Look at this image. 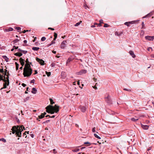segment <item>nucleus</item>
I'll use <instances>...</instances> for the list:
<instances>
[{"instance_id":"f257e3e1","label":"nucleus","mask_w":154,"mask_h":154,"mask_svg":"<svg viewBox=\"0 0 154 154\" xmlns=\"http://www.w3.org/2000/svg\"><path fill=\"white\" fill-rule=\"evenodd\" d=\"M26 64L25 65V67L23 68V74L24 77H29L31 75L32 70L31 68L30 64L32 63L29 61L28 59L27 58L25 61Z\"/></svg>"},{"instance_id":"f03ea898","label":"nucleus","mask_w":154,"mask_h":154,"mask_svg":"<svg viewBox=\"0 0 154 154\" xmlns=\"http://www.w3.org/2000/svg\"><path fill=\"white\" fill-rule=\"evenodd\" d=\"M59 106L55 104L54 106L49 105L47 106L45 108L47 112L53 114L55 112L56 113H57L59 111Z\"/></svg>"},{"instance_id":"7ed1b4c3","label":"nucleus","mask_w":154,"mask_h":154,"mask_svg":"<svg viewBox=\"0 0 154 154\" xmlns=\"http://www.w3.org/2000/svg\"><path fill=\"white\" fill-rule=\"evenodd\" d=\"M18 127H18L17 126H13L11 129V130L12 131V133L13 134L15 133V134L17 135V136L21 137V132L23 130H20V128Z\"/></svg>"},{"instance_id":"20e7f679","label":"nucleus","mask_w":154,"mask_h":154,"mask_svg":"<svg viewBox=\"0 0 154 154\" xmlns=\"http://www.w3.org/2000/svg\"><path fill=\"white\" fill-rule=\"evenodd\" d=\"M5 75H7V77L6 78V80H4L5 83L3 84V88H6L7 86L9 84V76L8 75H7V70L6 69H5Z\"/></svg>"},{"instance_id":"39448f33","label":"nucleus","mask_w":154,"mask_h":154,"mask_svg":"<svg viewBox=\"0 0 154 154\" xmlns=\"http://www.w3.org/2000/svg\"><path fill=\"white\" fill-rule=\"evenodd\" d=\"M106 101L109 104H112V100L110 99L109 95H108L107 97H105Z\"/></svg>"},{"instance_id":"423d86ee","label":"nucleus","mask_w":154,"mask_h":154,"mask_svg":"<svg viewBox=\"0 0 154 154\" xmlns=\"http://www.w3.org/2000/svg\"><path fill=\"white\" fill-rule=\"evenodd\" d=\"M36 60L41 65H44L45 62L42 60L40 59L39 58H38V57H36Z\"/></svg>"},{"instance_id":"0eeeda50","label":"nucleus","mask_w":154,"mask_h":154,"mask_svg":"<svg viewBox=\"0 0 154 154\" xmlns=\"http://www.w3.org/2000/svg\"><path fill=\"white\" fill-rule=\"evenodd\" d=\"M67 43L66 41H63L61 44L60 48L62 49H64L66 46V43Z\"/></svg>"},{"instance_id":"6e6552de","label":"nucleus","mask_w":154,"mask_h":154,"mask_svg":"<svg viewBox=\"0 0 154 154\" xmlns=\"http://www.w3.org/2000/svg\"><path fill=\"white\" fill-rule=\"evenodd\" d=\"M145 38L149 41H153L154 39V36H146L145 37Z\"/></svg>"},{"instance_id":"1a4fd4ad","label":"nucleus","mask_w":154,"mask_h":154,"mask_svg":"<svg viewBox=\"0 0 154 154\" xmlns=\"http://www.w3.org/2000/svg\"><path fill=\"white\" fill-rule=\"evenodd\" d=\"M19 60L22 66H23L25 64V60L23 59L22 58H20L19 59Z\"/></svg>"},{"instance_id":"9d476101","label":"nucleus","mask_w":154,"mask_h":154,"mask_svg":"<svg viewBox=\"0 0 154 154\" xmlns=\"http://www.w3.org/2000/svg\"><path fill=\"white\" fill-rule=\"evenodd\" d=\"M80 109L81 111L83 112H84L87 109V108L85 106H81L80 107Z\"/></svg>"},{"instance_id":"9b49d317","label":"nucleus","mask_w":154,"mask_h":154,"mask_svg":"<svg viewBox=\"0 0 154 154\" xmlns=\"http://www.w3.org/2000/svg\"><path fill=\"white\" fill-rule=\"evenodd\" d=\"M130 54L132 56V57L134 58L136 57V56L134 54V52L132 51H130L129 52Z\"/></svg>"},{"instance_id":"f8f14e48","label":"nucleus","mask_w":154,"mask_h":154,"mask_svg":"<svg viewBox=\"0 0 154 154\" xmlns=\"http://www.w3.org/2000/svg\"><path fill=\"white\" fill-rule=\"evenodd\" d=\"M44 117H45L44 115H43V114H42V113L39 116H38V118H37V120L38 121H40V120H39L38 119H42L43 118H44Z\"/></svg>"},{"instance_id":"ddd939ff","label":"nucleus","mask_w":154,"mask_h":154,"mask_svg":"<svg viewBox=\"0 0 154 154\" xmlns=\"http://www.w3.org/2000/svg\"><path fill=\"white\" fill-rule=\"evenodd\" d=\"M141 127L142 128L145 130H147L149 127V126L147 125H144L141 124Z\"/></svg>"},{"instance_id":"4468645a","label":"nucleus","mask_w":154,"mask_h":154,"mask_svg":"<svg viewBox=\"0 0 154 154\" xmlns=\"http://www.w3.org/2000/svg\"><path fill=\"white\" fill-rule=\"evenodd\" d=\"M22 53L20 52H17L14 54V55L20 57L22 55Z\"/></svg>"},{"instance_id":"2eb2a0df","label":"nucleus","mask_w":154,"mask_h":154,"mask_svg":"<svg viewBox=\"0 0 154 154\" xmlns=\"http://www.w3.org/2000/svg\"><path fill=\"white\" fill-rule=\"evenodd\" d=\"M152 13L150 12V13H149V14H147L145 16L143 17V18H145L148 17H151V16H152Z\"/></svg>"},{"instance_id":"dca6fc26","label":"nucleus","mask_w":154,"mask_h":154,"mask_svg":"<svg viewBox=\"0 0 154 154\" xmlns=\"http://www.w3.org/2000/svg\"><path fill=\"white\" fill-rule=\"evenodd\" d=\"M37 90L35 88H32V91H31L32 93L33 94H35L37 93Z\"/></svg>"},{"instance_id":"f3484780","label":"nucleus","mask_w":154,"mask_h":154,"mask_svg":"<svg viewBox=\"0 0 154 154\" xmlns=\"http://www.w3.org/2000/svg\"><path fill=\"white\" fill-rule=\"evenodd\" d=\"M2 57L3 59H4L6 62H8L9 61V58L5 55L3 56Z\"/></svg>"},{"instance_id":"a211bd4d","label":"nucleus","mask_w":154,"mask_h":154,"mask_svg":"<svg viewBox=\"0 0 154 154\" xmlns=\"http://www.w3.org/2000/svg\"><path fill=\"white\" fill-rule=\"evenodd\" d=\"M138 118L136 117H135L132 118L131 119V120L134 122H136L138 120Z\"/></svg>"},{"instance_id":"6ab92c4d","label":"nucleus","mask_w":154,"mask_h":154,"mask_svg":"<svg viewBox=\"0 0 154 154\" xmlns=\"http://www.w3.org/2000/svg\"><path fill=\"white\" fill-rule=\"evenodd\" d=\"M18 127H19V128H20V130H23L22 131H23V130H25V127L23 125L22 126H17Z\"/></svg>"},{"instance_id":"aec40b11","label":"nucleus","mask_w":154,"mask_h":154,"mask_svg":"<svg viewBox=\"0 0 154 154\" xmlns=\"http://www.w3.org/2000/svg\"><path fill=\"white\" fill-rule=\"evenodd\" d=\"M19 40L18 39H16L14 40L13 42L14 45H16V43L19 41Z\"/></svg>"},{"instance_id":"412c9836","label":"nucleus","mask_w":154,"mask_h":154,"mask_svg":"<svg viewBox=\"0 0 154 154\" xmlns=\"http://www.w3.org/2000/svg\"><path fill=\"white\" fill-rule=\"evenodd\" d=\"M40 49L39 47H33L32 48V49L34 51H38Z\"/></svg>"},{"instance_id":"4be33fe9","label":"nucleus","mask_w":154,"mask_h":154,"mask_svg":"<svg viewBox=\"0 0 154 154\" xmlns=\"http://www.w3.org/2000/svg\"><path fill=\"white\" fill-rule=\"evenodd\" d=\"M79 150H80L78 148H75L72 150V151L73 152H78V151H79Z\"/></svg>"},{"instance_id":"5701e85b","label":"nucleus","mask_w":154,"mask_h":154,"mask_svg":"<svg viewBox=\"0 0 154 154\" xmlns=\"http://www.w3.org/2000/svg\"><path fill=\"white\" fill-rule=\"evenodd\" d=\"M13 30V29L11 27H10L9 28L6 29V31L7 32H9Z\"/></svg>"},{"instance_id":"b1692460","label":"nucleus","mask_w":154,"mask_h":154,"mask_svg":"<svg viewBox=\"0 0 154 154\" xmlns=\"http://www.w3.org/2000/svg\"><path fill=\"white\" fill-rule=\"evenodd\" d=\"M15 64L16 65V70H18L19 69V64L17 63V62L15 63Z\"/></svg>"},{"instance_id":"393cba45","label":"nucleus","mask_w":154,"mask_h":154,"mask_svg":"<svg viewBox=\"0 0 154 154\" xmlns=\"http://www.w3.org/2000/svg\"><path fill=\"white\" fill-rule=\"evenodd\" d=\"M137 21H130L128 22V23L129 24V25L130 24H134Z\"/></svg>"},{"instance_id":"a878e982","label":"nucleus","mask_w":154,"mask_h":154,"mask_svg":"<svg viewBox=\"0 0 154 154\" xmlns=\"http://www.w3.org/2000/svg\"><path fill=\"white\" fill-rule=\"evenodd\" d=\"M81 71V72H82V74L85 73L87 72V70L85 69H82Z\"/></svg>"},{"instance_id":"bb28decb","label":"nucleus","mask_w":154,"mask_h":154,"mask_svg":"<svg viewBox=\"0 0 154 154\" xmlns=\"http://www.w3.org/2000/svg\"><path fill=\"white\" fill-rule=\"evenodd\" d=\"M57 34L56 32H54V40H55L56 39L57 37Z\"/></svg>"},{"instance_id":"cd10ccee","label":"nucleus","mask_w":154,"mask_h":154,"mask_svg":"<svg viewBox=\"0 0 154 154\" xmlns=\"http://www.w3.org/2000/svg\"><path fill=\"white\" fill-rule=\"evenodd\" d=\"M49 100L51 104H53L54 103V102L53 101V100L51 98H50Z\"/></svg>"},{"instance_id":"c85d7f7f","label":"nucleus","mask_w":154,"mask_h":154,"mask_svg":"<svg viewBox=\"0 0 154 154\" xmlns=\"http://www.w3.org/2000/svg\"><path fill=\"white\" fill-rule=\"evenodd\" d=\"M94 136L97 138L98 139H100L101 137L98 136L97 134H94Z\"/></svg>"},{"instance_id":"c756f323","label":"nucleus","mask_w":154,"mask_h":154,"mask_svg":"<svg viewBox=\"0 0 154 154\" xmlns=\"http://www.w3.org/2000/svg\"><path fill=\"white\" fill-rule=\"evenodd\" d=\"M0 141H3L4 143H5L6 142V140L3 138H0Z\"/></svg>"},{"instance_id":"7c9ffc66","label":"nucleus","mask_w":154,"mask_h":154,"mask_svg":"<svg viewBox=\"0 0 154 154\" xmlns=\"http://www.w3.org/2000/svg\"><path fill=\"white\" fill-rule=\"evenodd\" d=\"M73 60V59L71 58H69L67 60V63H69L70 61H72Z\"/></svg>"},{"instance_id":"2f4dec72","label":"nucleus","mask_w":154,"mask_h":154,"mask_svg":"<svg viewBox=\"0 0 154 154\" xmlns=\"http://www.w3.org/2000/svg\"><path fill=\"white\" fill-rule=\"evenodd\" d=\"M15 118L16 120L17 121V122L18 123H19L20 122V121L19 119L17 118V116H15Z\"/></svg>"},{"instance_id":"473e14b6","label":"nucleus","mask_w":154,"mask_h":154,"mask_svg":"<svg viewBox=\"0 0 154 154\" xmlns=\"http://www.w3.org/2000/svg\"><path fill=\"white\" fill-rule=\"evenodd\" d=\"M29 99V97H26L24 100V102H26L27 100H28Z\"/></svg>"},{"instance_id":"72a5a7b5","label":"nucleus","mask_w":154,"mask_h":154,"mask_svg":"<svg viewBox=\"0 0 154 154\" xmlns=\"http://www.w3.org/2000/svg\"><path fill=\"white\" fill-rule=\"evenodd\" d=\"M81 22H82V21H80V22H79L77 23L75 25V26H79L80 24V23Z\"/></svg>"},{"instance_id":"f704fd0d","label":"nucleus","mask_w":154,"mask_h":154,"mask_svg":"<svg viewBox=\"0 0 154 154\" xmlns=\"http://www.w3.org/2000/svg\"><path fill=\"white\" fill-rule=\"evenodd\" d=\"M84 144H89V145L88 146H89L91 144V143L88 142H86L84 143Z\"/></svg>"},{"instance_id":"c9c22d12","label":"nucleus","mask_w":154,"mask_h":154,"mask_svg":"<svg viewBox=\"0 0 154 154\" xmlns=\"http://www.w3.org/2000/svg\"><path fill=\"white\" fill-rule=\"evenodd\" d=\"M15 29L18 30V32H20V30L21 29V28L19 27H17L15 28Z\"/></svg>"},{"instance_id":"e433bc0d","label":"nucleus","mask_w":154,"mask_h":154,"mask_svg":"<svg viewBox=\"0 0 154 154\" xmlns=\"http://www.w3.org/2000/svg\"><path fill=\"white\" fill-rule=\"evenodd\" d=\"M46 74L49 77L51 75V72H46Z\"/></svg>"},{"instance_id":"4c0bfd02","label":"nucleus","mask_w":154,"mask_h":154,"mask_svg":"<svg viewBox=\"0 0 154 154\" xmlns=\"http://www.w3.org/2000/svg\"><path fill=\"white\" fill-rule=\"evenodd\" d=\"M55 43V42H54V40H53L51 42V44H49L48 45V46H50L51 45H52L54 44Z\"/></svg>"},{"instance_id":"58836bf2","label":"nucleus","mask_w":154,"mask_h":154,"mask_svg":"<svg viewBox=\"0 0 154 154\" xmlns=\"http://www.w3.org/2000/svg\"><path fill=\"white\" fill-rule=\"evenodd\" d=\"M46 38L45 37H43L41 39V40L42 41H45L46 40Z\"/></svg>"},{"instance_id":"ea45409f","label":"nucleus","mask_w":154,"mask_h":154,"mask_svg":"<svg viewBox=\"0 0 154 154\" xmlns=\"http://www.w3.org/2000/svg\"><path fill=\"white\" fill-rule=\"evenodd\" d=\"M50 121V120H46L45 122H43L42 123L43 124H46V123H48Z\"/></svg>"},{"instance_id":"a19ab883","label":"nucleus","mask_w":154,"mask_h":154,"mask_svg":"<svg viewBox=\"0 0 154 154\" xmlns=\"http://www.w3.org/2000/svg\"><path fill=\"white\" fill-rule=\"evenodd\" d=\"M123 90H124L128 91H131V90L130 89H129H129H127V88H124Z\"/></svg>"},{"instance_id":"79ce46f5","label":"nucleus","mask_w":154,"mask_h":154,"mask_svg":"<svg viewBox=\"0 0 154 154\" xmlns=\"http://www.w3.org/2000/svg\"><path fill=\"white\" fill-rule=\"evenodd\" d=\"M76 74L78 75H80L82 74V72H81V71H80L79 72H77Z\"/></svg>"},{"instance_id":"37998d69","label":"nucleus","mask_w":154,"mask_h":154,"mask_svg":"<svg viewBox=\"0 0 154 154\" xmlns=\"http://www.w3.org/2000/svg\"><path fill=\"white\" fill-rule=\"evenodd\" d=\"M142 29H143L144 26V24L143 22H142Z\"/></svg>"},{"instance_id":"c03bdc74","label":"nucleus","mask_w":154,"mask_h":154,"mask_svg":"<svg viewBox=\"0 0 154 154\" xmlns=\"http://www.w3.org/2000/svg\"><path fill=\"white\" fill-rule=\"evenodd\" d=\"M109 26V25L106 23H105L104 26V27H107Z\"/></svg>"},{"instance_id":"a18cd8bd","label":"nucleus","mask_w":154,"mask_h":154,"mask_svg":"<svg viewBox=\"0 0 154 154\" xmlns=\"http://www.w3.org/2000/svg\"><path fill=\"white\" fill-rule=\"evenodd\" d=\"M124 24L125 25H127V26H129V24L128 23V22H126L124 23Z\"/></svg>"},{"instance_id":"49530a36","label":"nucleus","mask_w":154,"mask_h":154,"mask_svg":"<svg viewBox=\"0 0 154 154\" xmlns=\"http://www.w3.org/2000/svg\"><path fill=\"white\" fill-rule=\"evenodd\" d=\"M22 52L24 54H26V53H27V51H26L22 50Z\"/></svg>"},{"instance_id":"de8ad7c7","label":"nucleus","mask_w":154,"mask_h":154,"mask_svg":"<svg viewBox=\"0 0 154 154\" xmlns=\"http://www.w3.org/2000/svg\"><path fill=\"white\" fill-rule=\"evenodd\" d=\"M18 46H14L13 47V48L14 49H18Z\"/></svg>"},{"instance_id":"09e8293b","label":"nucleus","mask_w":154,"mask_h":154,"mask_svg":"<svg viewBox=\"0 0 154 154\" xmlns=\"http://www.w3.org/2000/svg\"><path fill=\"white\" fill-rule=\"evenodd\" d=\"M150 49L152 51V50L151 47H149L148 48H147V50L149 51Z\"/></svg>"},{"instance_id":"8fccbe9b","label":"nucleus","mask_w":154,"mask_h":154,"mask_svg":"<svg viewBox=\"0 0 154 154\" xmlns=\"http://www.w3.org/2000/svg\"><path fill=\"white\" fill-rule=\"evenodd\" d=\"M1 76H2L1 77H0V80H2L4 82V80H5V79H4L3 78V77H2V75H1Z\"/></svg>"},{"instance_id":"3c124183","label":"nucleus","mask_w":154,"mask_h":154,"mask_svg":"<svg viewBox=\"0 0 154 154\" xmlns=\"http://www.w3.org/2000/svg\"><path fill=\"white\" fill-rule=\"evenodd\" d=\"M103 20L102 19H100L99 20V22L100 23H103Z\"/></svg>"},{"instance_id":"603ef678","label":"nucleus","mask_w":154,"mask_h":154,"mask_svg":"<svg viewBox=\"0 0 154 154\" xmlns=\"http://www.w3.org/2000/svg\"><path fill=\"white\" fill-rule=\"evenodd\" d=\"M0 72L1 73H3L4 72L3 69H0Z\"/></svg>"},{"instance_id":"864d4df0","label":"nucleus","mask_w":154,"mask_h":154,"mask_svg":"<svg viewBox=\"0 0 154 154\" xmlns=\"http://www.w3.org/2000/svg\"><path fill=\"white\" fill-rule=\"evenodd\" d=\"M35 80L34 79H33L30 81V83H34Z\"/></svg>"},{"instance_id":"5fc2aeb1","label":"nucleus","mask_w":154,"mask_h":154,"mask_svg":"<svg viewBox=\"0 0 154 154\" xmlns=\"http://www.w3.org/2000/svg\"><path fill=\"white\" fill-rule=\"evenodd\" d=\"M92 131L93 132H95V128H94L92 129Z\"/></svg>"},{"instance_id":"6e6d98bb","label":"nucleus","mask_w":154,"mask_h":154,"mask_svg":"<svg viewBox=\"0 0 154 154\" xmlns=\"http://www.w3.org/2000/svg\"><path fill=\"white\" fill-rule=\"evenodd\" d=\"M17 49V51H20V52H22V50H23L20 48H18V49Z\"/></svg>"},{"instance_id":"4d7b16f0","label":"nucleus","mask_w":154,"mask_h":154,"mask_svg":"<svg viewBox=\"0 0 154 154\" xmlns=\"http://www.w3.org/2000/svg\"><path fill=\"white\" fill-rule=\"evenodd\" d=\"M22 86H23V87H25L26 86V85L24 83H22Z\"/></svg>"},{"instance_id":"13d9d810","label":"nucleus","mask_w":154,"mask_h":154,"mask_svg":"<svg viewBox=\"0 0 154 154\" xmlns=\"http://www.w3.org/2000/svg\"><path fill=\"white\" fill-rule=\"evenodd\" d=\"M48 29H51V30H54V28H51V27H49L48 28Z\"/></svg>"},{"instance_id":"bf43d9fd","label":"nucleus","mask_w":154,"mask_h":154,"mask_svg":"<svg viewBox=\"0 0 154 154\" xmlns=\"http://www.w3.org/2000/svg\"><path fill=\"white\" fill-rule=\"evenodd\" d=\"M30 135L31 136V137H32V138H33L34 137V135L33 134H30Z\"/></svg>"},{"instance_id":"052dcab7","label":"nucleus","mask_w":154,"mask_h":154,"mask_svg":"<svg viewBox=\"0 0 154 154\" xmlns=\"http://www.w3.org/2000/svg\"><path fill=\"white\" fill-rule=\"evenodd\" d=\"M28 31V30H24L23 31V33H25L26 32V31Z\"/></svg>"},{"instance_id":"680f3d73","label":"nucleus","mask_w":154,"mask_h":154,"mask_svg":"<svg viewBox=\"0 0 154 154\" xmlns=\"http://www.w3.org/2000/svg\"><path fill=\"white\" fill-rule=\"evenodd\" d=\"M51 67H54L55 66L54 64L52 63L51 64Z\"/></svg>"},{"instance_id":"e2e57ef3","label":"nucleus","mask_w":154,"mask_h":154,"mask_svg":"<svg viewBox=\"0 0 154 154\" xmlns=\"http://www.w3.org/2000/svg\"><path fill=\"white\" fill-rule=\"evenodd\" d=\"M37 73V70H35V73H34V75H35V74H36Z\"/></svg>"},{"instance_id":"0e129e2a","label":"nucleus","mask_w":154,"mask_h":154,"mask_svg":"<svg viewBox=\"0 0 154 154\" xmlns=\"http://www.w3.org/2000/svg\"><path fill=\"white\" fill-rule=\"evenodd\" d=\"M98 26H99V27H100V26H102L101 25V23H99V24H98Z\"/></svg>"},{"instance_id":"69168bd1","label":"nucleus","mask_w":154,"mask_h":154,"mask_svg":"<svg viewBox=\"0 0 154 154\" xmlns=\"http://www.w3.org/2000/svg\"><path fill=\"white\" fill-rule=\"evenodd\" d=\"M27 41L26 40H24L23 41V42L24 44H26L27 43Z\"/></svg>"},{"instance_id":"338daca9","label":"nucleus","mask_w":154,"mask_h":154,"mask_svg":"<svg viewBox=\"0 0 154 154\" xmlns=\"http://www.w3.org/2000/svg\"><path fill=\"white\" fill-rule=\"evenodd\" d=\"M53 153H56V152L55 149H54L53 150Z\"/></svg>"},{"instance_id":"774afa93","label":"nucleus","mask_w":154,"mask_h":154,"mask_svg":"<svg viewBox=\"0 0 154 154\" xmlns=\"http://www.w3.org/2000/svg\"><path fill=\"white\" fill-rule=\"evenodd\" d=\"M95 25L94 24L93 25H92L91 26V27H92V28L95 27Z\"/></svg>"}]
</instances>
